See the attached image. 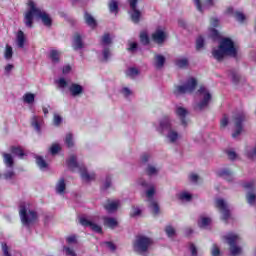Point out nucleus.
I'll list each match as a JSON object with an SVG mask.
<instances>
[{"label":"nucleus","mask_w":256,"mask_h":256,"mask_svg":"<svg viewBox=\"0 0 256 256\" xmlns=\"http://www.w3.org/2000/svg\"><path fill=\"white\" fill-rule=\"evenodd\" d=\"M28 7V10L24 13V24L26 27H29L30 29L33 27V17L41 19L45 27H51V25H53L51 15L45 12V10L39 8L34 1H28Z\"/></svg>","instance_id":"obj_1"},{"label":"nucleus","mask_w":256,"mask_h":256,"mask_svg":"<svg viewBox=\"0 0 256 256\" xmlns=\"http://www.w3.org/2000/svg\"><path fill=\"white\" fill-rule=\"evenodd\" d=\"M238 48L231 38H223L219 47L212 50V55L217 61H223L224 57H237Z\"/></svg>","instance_id":"obj_2"},{"label":"nucleus","mask_w":256,"mask_h":256,"mask_svg":"<svg viewBox=\"0 0 256 256\" xmlns=\"http://www.w3.org/2000/svg\"><path fill=\"white\" fill-rule=\"evenodd\" d=\"M19 215H20L21 223L25 227H31V225H34V223H37V219H39L37 212L29 209V204L27 203L20 204Z\"/></svg>","instance_id":"obj_3"},{"label":"nucleus","mask_w":256,"mask_h":256,"mask_svg":"<svg viewBox=\"0 0 256 256\" xmlns=\"http://www.w3.org/2000/svg\"><path fill=\"white\" fill-rule=\"evenodd\" d=\"M223 240L229 245L231 256H239L243 254V248L239 245L241 236L235 232H230L223 236Z\"/></svg>","instance_id":"obj_4"},{"label":"nucleus","mask_w":256,"mask_h":256,"mask_svg":"<svg viewBox=\"0 0 256 256\" xmlns=\"http://www.w3.org/2000/svg\"><path fill=\"white\" fill-rule=\"evenodd\" d=\"M151 245H153V240L151 238L144 235H138L133 242V249L135 253H139L141 255L143 253H147Z\"/></svg>","instance_id":"obj_5"},{"label":"nucleus","mask_w":256,"mask_h":256,"mask_svg":"<svg viewBox=\"0 0 256 256\" xmlns=\"http://www.w3.org/2000/svg\"><path fill=\"white\" fill-rule=\"evenodd\" d=\"M195 87H197V80L195 78H190L185 85H175L173 93L176 97H179V95H185V93H193Z\"/></svg>","instance_id":"obj_6"},{"label":"nucleus","mask_w":256,"mask_h":256,"mask_svg":"<svg viewBox=\"0 0 256 256\" xmlns=\"http://www.w3.org/2000/svg\"><path fill=\"white\" fill-rule=\"evenodd\" d=\"M198 97H200V102L196 104V109L198 111H203V109H207L209 107V103H211V93L207 88L201 86L197 91Z\"/></svg>","instance_id":"obj_7"},{"label":"nucleus","mask_w":256,"mask_h":256,"mask_svg":"<svg viewBox=\"0 0 256 256\" xmlns=\"http://www.w3.org/2000/svg\"><path fill=\"white\" fill-rule=\"evenodd\" d=\"M246 115L245 112H239L234 116L233 123L235 125V131L232 134V137L235 139L241 135V131H243V121H245Z\"/></svg>","instance_id":"obj_8"},{"label":"nucleus","mask_w":256,"mask_h":256,"mask_svg":"<svg viewBox=\"0 0 256 256\" xmlns=\"http://www.w3.org/2000/svg\"><path fill=\"white\" fill-rule=\"evenodd\" d=\"M175 127V119H173L171 116H163L159 121V127L158 131L163 133V131H170L171 129H174Z\"/></svg>","instance_id":"obj_9"},{"label":"nucleus","mask_w":256,"mask_h":256,"mask_svg":"<svg viewBox=\"0 0 256 256\" xmlns=\"http://www.w3.org/2000/svg\"><path fill=\"white\" fill-rule=\"evenodd\" d=\"M216 207L222 213L223 221H227L231 217V212L229 211V205L227 202L221 198L216 199Z\"/></svg>","instance_id":"obj_10"},{"label":"nucleus","mask_w":256,"mask_h":256,"mask_svg":"<svg viewBox=\"0 0 256 256\" xmlns=\"http://www.w3.org/2000/svg\"><path fill=\"white\" fill-rule=\"evenodd\" d=\"M79 223L83 227H90V229L92 231H94L95 233H103V229L101 228V226H99L97 223L93 222V220H89L85 217H80Z\"/></svg>","instance_id":"obj_11"},{"label":"nucleus","mask_w":256,"mask_h":256,"mask_svg":"<svg viewBox=\"0 0 256 256\" xmlns=\"http://www.w3.org/2000/svg\"><path fill=\"white\" fill-rule=\"evenodd\" d=\"M131 9V19L133 23H139V19H141V11L137 9V0H128Z\"/></svg>","instance_id":"obj_12"},{"label":"nucleus","mask_w":256,"mask_h":256,"mask_svg":"<svg viewBox=\"0 0 256 256\" xmlns=\"http://www.w3.org/2000/svg\"><path fill=\"white\" fill-rule=\"evenodd\" d=\"M138 185H141L144 189H148L146 191V197H148V199H153V196L155 195V186L152 183H147V181L139 179Z\"/></svg>","instance_id":"obj_13"},{"label":"nucleus","mask_w":256,"mask_h":256,"mask_svg":"<svg viewBox=\"0 0 256 256\" xmlns=\"http://www.w3.org/2000/svg\"><path fill=\"white\" fill-rule=\"evenodd\" d=\"M152 39L155 43H158V44L164 43L165 39H167V32H165V30L162 28H158L152 34Z\"/></svg>","instance_id":"obj_14"},{"label":"nucleus","mask_w":256,"mask_h":256,"mask_svg":"<svg viewBox=\"0 0 256 256\" xmlns=\"http://www.w3.org/2000/svg\"><path fill=\"white\" fill-rule=\"evenodd\" d=\"M176 115L180 119L181 125H183L184 127H187V123H188L187 115H189V110L179 106L176 108Z\"/></svg>","instance_id":"obj_15"},{"label":"nucleus","mask_w":256,"mask_h":256,"mask_svg":"<svg viewBox=\"0 0 256 256\" xmlns=\"http://www.w3.org/2000/svg\"><path fill=\"white\" fill-rule=\"evenodd\" d=\"M120 207H121V202L119 200H108L104 204V209H106L108 213H115V211H117V209H119Z\"/></svg>","instance_id":"obj_16"},{"label":"nucleus","mask_w":256,"mask_h":256,"mask_svg":"<svg viewBox=\"0 0 256 256\" xmlns=\"http://www.w3.org/2000/svg\"><path fill=\"white\" fill-rule=\"evenodd\" d=\"M166 139L169 143H177L181 139V134L175 128H172L166 131Z\"/></svg>","instance_id":"obj_17"},{"label":"nucleus","mask_w":256,"mask_h":256,"mask_svg":"<svg viewBox=\"0 0 256 256\" xmlns=\"http://www.w3.org/2000/svg\"><path fill=\"white\" fill-rule=\"evenodd\" d=\"M80 177L86 182L89 183L91 181H95V173L88 172L87 168H80Z\"/></svg>","instance_id":"obj_18"},{"label":"nucleus","mask_w":256,"mask_h":256,"mask_svg":"<svg viewBox=\"0 0 256 256\" xmlns=\"http://www.w3.org/2000/svg\"><path fill=\"white\" fill-rule=\"evenodd\" d=\"M69 91H70V95H72V97H80V95H83V86H81L77 83H72L69 86Z\"/></svg>","instance_id":"obj_19"},{"label":"nucleus","mask_w":256,"mask_h":256,"mask_svg":"<svg viewBox=\"0 0 256 256\" xmlns=\"http://www.w3.org/2000/svg\"><path fill=\"white\" fill-rule=\"evenodd\" d=\"M72 47L74 51H79V49H83L84 44H83V38L81 37V34L79 33L74 34Z\"/></svg>","instance_id":"obj_20"},{"label":"nucleus","mask_w":256,"mask_h":256,"mask_svg":"<svg viewBox=\"0 0 256 256\" xmlns=\"http://www.w3.org/2000/svg\"><path fill=\"white\" fill-rule=\"evenodd\" d=\"M165 56L161 55V54H156L154 56V67L156 69H163V67L165 66Z\"/></svg>","instance_id":"obj_21"},{"label":"nucleus","mask_w":256,"mask_h":256,"mask_svg":"<svg viewBox=\"0 0 256 256\" xmlns=\"http://www.w3.org/2000/svg\"><path fill=\"white\" fill-rule=\"evenodd\" d=\"M227 11L230 15H232L236 19V21H239V23H243L245 19H247L245 17V14H243V12L234 11L233 8H228Z\"/></svg>","instance_id":"obj_22"},{"label":"nucleus","mask_w":256,"mask_h":256,"mask_svg":"<svg viewBox=\"0 0 256 256\" xmlns=\"http://www.w3.org/2000/svg\"><path fill=\"white\" fill-rule=\"evenodd\" d=\"M27 39L25 38V33H23L22 30H19L17 35H16V43H17V47H19V49H23L25 47V41Z\"/></svg>","instance_id":"obj_23"},{"label":"nucleus","mask_w":256,"mask_h":256,"mask_svg":"<svg viewBox=\"0 0 256 256\" xmlns=\"http://www.w3.org/2000/svg\"><path fill=\"white\" fill-rule=\"evenodd\" d=\"M49 59L52 61L54 65H57V63H59L61 59V52L55 49L50 50Z\"/></svg>","instance_id":"obj_24"},{"label":"nucleus","mask_w":256,"mask_h":256,"mask_svg":"<svg viewBox=\"0 0 256 256\" xmlns=\"http://www.w3.org/2000/svg\"><path fill=\"white\" fill-rule=\"evenodd\" d=\"M65 189H67V184H65V179L61 178L56 184V193H58V195H63Z\"/></svg>","instance_id":"obj_25"},{"label":"nucleus","mask_w":256,"mask_h":256,"mask_svg":"<svg viewBox=\"0 0 256 256\" xmlns=\"http://www.w3.org/2000/svg\"><path fill=\"white\" fill-rule=\"evenodd\" d=\"M104 225L110 229H115L119 225V222H117L116 218L104 217Z\"/></svg>","instance_id":"obj_26"},{"label":"nucleus","mask_w":256,"mask_h":256,"mask_svg":"<svg viewBox=\"0 0 256 256\" xmlns=\"http://www.w3.org/2000/svg\"><path fill=\"white\" fill-rule=\"evenodd\" d=\"M113 44V36L111 34L106 33L102 36L101 45L102 47H109V45Z\"/></svg>","instance_id":"obj_27"},{"label":"nucleus","mask_w":256,"mask_h":256,"mask_svg":"<svg viewBox=\"0 0 256 256\" xmlns=\"http://www.w3.org/2000/svg\"><path fill=\"white\" fill-rule=\"evenodd\" d=\"M198 225L201 229H207L211 225V218H207L205 216H201L198 220Z\"/></svg>","instance_id":"obj_28"},{"label":"nucleus","mask_w":256,"mask_h":256,"mask_svg":"<svg viewBox=\"0 0 256 256\" xmlns=\"http://www.w3.org/2000/svg\"><path fill=\"white\" fill-rule=\"evenodd\" d=\"M175 64L179 69H186V67H189V60L185 57L178 58L176 59Z\"/></svg>","instance_id":"obj_29"},{"label":"nucleus","mask_w":256,"mask_h":256,"mask_svg":"<svg viewBox=\"0 0 256 256\" xmlns=\"http://www.w3.org/2000/svg\"><path fill=\"white\" fill-rule=\"evenodd\" d=\"M84 18L89 27H97V21H95V18H93L91 14L85 12Z\"/></svg>","instance_id":"obj_30"},{"label":"nucleus","mask_w":256,"mask_h":256,"mask_svg":"<svg viewBox=\"0 0 256 256\" xmlns=\"http://www.w3.org/2000/svg\"><path fill=\"white\" fill-rule=\"evenodd\" d=\"M67 165L70 169H77L79 164H77V156L71 155L67 161Z\"/></svg>","instance_id":"obj_31"},{"label":"nucleus","mask_w":256,"mask_h":256,"mask_svg":"<svg viewBox=\"0 0 256 256\" xmlns=\"http://www.w3.org/2000/svg\"><path fill=\"white\" fill-rule=\"evenodd\" d=\"M23 101H24V103H27L28 105L35 103V94L29 93V92L24 94Z\"/></svg>","instance_id":"obj_32"},{"label":"nucleus","mask_w":256,"mask_h":256,"mask_svg":"<svg viewBox=\"0 0 256 256\" xmlns=\"http://www.w3.org/2000/svg\"><path fill=\"white\" fill-rule=\"evenodd\" d=\"M246 201L249 205H255V203H256V194H255V192H248L246 194Z\"/></svg>","instance_id":"obj_33"},{"label":"nucleus","mask_w":256,"mask_h":256,"mask_svg":"<svg viewBox=\"0 0 256 256\" xmlns=\"http://www.w3.org/2000/svg\"><path fill=\"white\" fill-rule=\"evenodd\" d=\"M3 157H4V163L6 165V167H13V156H11V154H7V153H4L3 154Z\"/></svg>","instance_id":"obj_34"},{"label":"nucleus","mask_w":256,"mask_h":256,"mask_svg":"<svg viewBox=\"0 0 256 256\" xmlns=\"http://www.w3.org/2000/svg\"><path fill=\"white\" fill-rule=\"evenodd\" d=\"M180 201H185L186 203L193 199V196L189 192H182L179 194Z\"/></svg>","instance_id":"obj_35"},{"label":"nucleus","mask_w":256,"mask_h":256,"mask_svg":"<svg viewBox=\"0 0 256 256\" xmlns=\"http://www.w3.org/2000/svg\"><path fill=\"white\" fill-rule=\"evenodd\" d=\"M110 13H117L119 11V3L115 0H111L109 3Z\"/></svg>","instance_id":"obj_36"},{"label":"nucleus","mask_w":256,"mask_h":256,"mask_svg":"<svg viewBox=\"0 0 256 256\" xmlns=\"http://www.w3.org/2000/svg\"><path fill=\"white\" fill-rule=\"evenodd\" d=\"M36 163L40 169H47V162L45 161V159H43V157L37 156Z\"/></svg>","instance_id":"obj_37"},{"label":"nucleus","mask_w":256,"mask_h":256,"mask_svg":"<svg viewBox=\"0 0 256 256\" xmlns=\"http://www.w3.org/2000/svg\"><path fill=\"white\" fill-rule=\"evenodd\" d=\"M146 173L147 175H157L159 173V168L153 166V165H148L146 168Z\"/></svg>","instance_id":"obj_38"},{"label":"nucleus","mask_w":256,"mask_h":256,"mask_svg":"<svg viewBox=\"0 0 256 256\" xmlns=\"http://www.w3.org/2000/svg\"><path fill=\"white\" fill-rule=\"evenodd\" d=\"M126 75H127V77L134 79V77H137V75H139V70L137 68H129L126 71Z\"/></svg>","instance_id":"obj_39"},{"label":"nucleus","mask_w":256,"mask_h":256,"mask_svg":"<svg viewBox=\"0 0 256 256\" xmlns=\"http://www.w3.org/2000/svg\"><path fill=\"white\" fill-rule=\"evenodd\" d=\"M149 207L154 215H159V205L157 204V202H155L154 200H150Z\"/></svg>","instance_id":"obj_40"},{"label":"nucleus","mask_w":256,"mask_h":256,"mask_svg":"<svg viewBox=\"0 0 256 256\" xmlns=\"http://www.w3.org/2000/svg\"><path fill=\"white\" fill-rule=\"evenodd\" d=\"M63 252L65 253L66 256H77V253L75 252V250L69 246H64Z\"/></svg>","instance_id":"obj_41"},{"label":"nucleus","mask_w":256,"mask_h":256,"mask_svg":"<svg viewBox=\"0 0 256 256\" xmlns=\"http://www.w3.org/2000/svg\"><path fill=\"white\" fill-rule=\"evenodd\" d=\"M56 84L60 89H65L69 85V82L65 78H59L56 80Z\"/></svg>","instance_id":"obj_42"},{"label":"nucleus","mask_w":256,"mask_h":256,"mask_svg":"<svg viewBox=\"0 0 256 256\" xmlns=\"http://www.w3.org/2000/svg\"><path fill=\"white\" fill-rule=\"evenodd\" d=\"M59 151H61V145H59L58 143L52 144V146L50 147L51 155H57Z\"/></svg>","instance_id":"obj_43"},{"label":"nucleus","mask_w":256,"mask_h":256,"mask_svg":"<svg viewBox=\"0 0 256 256\" xmlns=\"http://www.w3.org/2000/svg\"><path fill=\"white\" fill-rule=\"evenodd\" d=\"M41 120L40 117L38 116H34L32 117V122H31V125L32 127H34V129H36V131H40V127H39V121Z\"/></svg>","instance_id":"obj_44"},{"label":"nucleus","mask_w":256,"mask_h":256,"mask_svg":"<svg viewBox=\"0 0 256 256\" xmlns=\"http://www.w3.org/2000/svg\"><path fill=\"white\" fill-rule=\"evenodd\" d=\"M5 59L9 60L13 57V48L9 45H6V50L4 53Z\"/></svg>","instance_id":"obj_45"},{"label":"nucleus","mask_w":256,"mask_h":256,"mask_svg":"<svg viewBox=\"0 0 256 256\" xmlns=\"http://www.w3.org/2000/svg\"><path fill=\"white\" fill-rule=\"evenodd\" d=\"M102 55L104 61H109V58L111 57V49H109V47H103Z\"/></svg>","instance_id":"obj_46"},{"label":"nucleus","mask_w":256,"mask_h":256,"mask_svg":"<svg viewBox=\"0 0 256 256\" xmlns=\"http://www.w3.org/2000/svg\"><path fill=\"white\" fill-rule=\"evenodd\" d=\"M66 243H68V245H77V243H78L77 236L70 235V236L66 237Z\"/></svg>","instance_id":"obj_47"},{"label":"nucleus","mask_w":256,"mask_h":256,"mask_svg":"<svg viewBox=\"0 0 256 256\" xmlns=\"http://www.w3.org/2000/svg\"><path fill=\"white\" fill-rule=\"evenodd\" d=\"M12 153L20 157V159H23V157L25 156V153H23V150L21 148L12 147Z\"/></svg>","instance_id":"obj_48"},{"label":"nucleus","mask_w":256,"mask_h":256,"mask_svg":"<svg viewBox=\"0 0 256 256\" xmlns=\"http://www.w3.org/2000/svg\"><path fill=\"white\" fill-rule=\"evenodd\" d=\"M211 255L212 256H219V255H221V250L219 249V246H217V244H213L212 245Z\"/></svg>","instance_id":"obj_49"},{"label":"nucleus","mask_w":256,"mask_h":256,"mask_svg":"<svg viewBox=\"0 0 256 256\" xmlns=\"http://www.w3.org/2000/svg\"><path fill=\"white\" fill-rule=\"evenodd\" d=\"M205 45V39L203 37H198L196 40V49H203V46Z\"/></svg>","instance_id":"obj_50"},{"label":"nucleus","mask_w":256,"mask_h":256,"mask_svg":"<svg viewBox=\"0 0 256 256\" xmlns=\"http://www.w3.org/2000/svg\"><path fill=\"white\" fill-rule=\"evenodd\" d=\"M63 121V118L59 114H54L53 123L56 127H59Z\"/></svg>","instance_id":"obj_51"},{"label":"nucleus","mask_w":256,"mask_h":256,"mask_svg":"<svg viewBox=\"0 0 256 256\" xmlns=\"http://www.w3.org/2000/svg\"><path fill=\"white\" fill-rule=\"evenodd\" d=\"M244 189H247L248 191H254L255 190V182L254 181H250V182H246L243 185Z\"/></svg>","instance_id":"obj_52"},{"label":"nucleus","mask_w":256,"mask_h":256,"mask_svg":"<svg viewBox=\"0 0 256 256\" xmlns=\"http://www.w3.org/2000/svg\"><path fill=\"white\" fill-rule=\"evenodd\" d=\"M65 143L67 147H73V135L72 134H67L65 138Z\"/></svg>","instance_id":"obj_53"},{"label":"nucleus","mask_w":256,"mask_h":256,"mask_svg":"<svg viewBox=\"0 0 256 256\" xmlns=\"http://www.w3.org/2000/svg\"><path fill=\"white\" fill-rule=\"evenodd\" d=\"M141 215V209L137 207H132V210L130 212V217H139Z\"/></svg>","instance_id":"obj_54"},{"label":"nucleus","mask_w":256,"mask_h":256,"mask_svg":"<svg viewBox=\"0 0 256 256\" xmlns=\"http://www.w3.org/2000/svg\"><path fill=\"white\" fill-rule=\"evenodd\" d=\"M128 51H130V53H135V51H137V43L136 42H128Z\"/></svg>","instance_id":"obj_55"},{"label":"nucleus","mask_w":256,"mask_h":256,"mask_svg":"<svg viewBox=\"0 0 256 256\" xmlns=\"http://www.w3.org/2000/svg\"><path fill=\"white\" fill-rule=\"evenodd\" d=\"M140 40H141V43H143V45H147L149 43V36H147V33L142 32L140 34Z\"/></svg>","instance_id":"obj_56"},{"label":"nucleus","mask_w":256,"mask_h":256,"mask_svg":"<svg viewBox=\"0 0 256 256\" xmlns=\"http://www.w3.org/2000/svg\"><path fill=\"white\" fill-rule=\"evenodd\" d=\"M165 231L168 237H175V228H173L172 226H167Z\"/></svg>","instance_id":"obj_57"},{"label":"nucleus","mask_w":256,"mask_h":256,"mask_svg":"<svg viewBox=\"0 0 256 256\" xmlns=\"http://www.w3.org/2000/svg\"><path fill=\"white\" fill-rule=\"evenodd\" d=\"M121 93L124 97H130V95H133V92L128 87L122 88Z\"/></svg>","instance_id":"obj_58"},{"label":"nucleus","mask_w":256,"mask_h":256,"mask_svg":"<svg viewBox=\"0 0 256 256\" xmlns=\"http://www.w3.org/2000/svg\"><path fill=\"white\" fill-rule=\"evenodd\" d=\"M221 175L224 177V179H227V177H231V175H233V172H231L229 169H224L222 170Z\"/></svg>","instance_id":"obj_59"},{"label":"nucleus","mask_w":256,"mask_h":256,"mask_svg":"<svg viewBox=\"0 0 256 256\" xmlns=\"http://www.w3.org/2000/svg\"><path fill=\"white\" fill-rule=\"evenodd\" d=\"M228 155V159H231V161H235V159L237 158V153L233 150H229L227 152Z\"/></svg>","instance_id":"obj_60"},{"label":"nucleus","mask_w":256,"mask_h":256,"mask_svg":"<svg viewBox=\"0 0 256 256\" xmlns=\"http://www.w3.org/2000/svg\"><path fill=\"white\" fill-rule=\"evenodd\" d=\"M230 77L233 83H237L241 77L237 74V72H231Z\"/></svg>","instance_id":"obj_61"},{"label":"nucleus","mask_w":256,"mask_h":256,"mask_svg":"<svg viewBox=\"0 0 256 256\" xmlns=\"http://www.w3.org/2000/svg\"><path fill=\"white\" fill-rule=\"evenodd\" d=\"M15 177V172L13 170L7 171L4 174V179H13Z\"/></svg>","instance_id":"obj_62"},{"label":"nucleus","mask_w":256,"mask_h":256,"mask_svg":"<svg viewBox=\"0 0 256 256\" xmlns=\"http://www.w3.org/2000/svg\"><path fill=\"white\" fill-rule=\"evenodd\" d=\"M210 36L212 37V39H217V37H219V32L217 30H215V28H210Z\"/></svg>","instance_id":"obj_63"},{"label":"nucleus","mask_w":256,"mask_h":256,"mask_svg":"<svg viewBox=\"0 0 256 256\" xmlns=\"http://www.w3.org/2000/svg\"><path fill=\"white\" fill-rule=\"evenodd\" d=\"M2 251L4 256H11V253H9V246H7V244H2Z\"/></svg>","instance_id":"obj_64"}]
</instances>
